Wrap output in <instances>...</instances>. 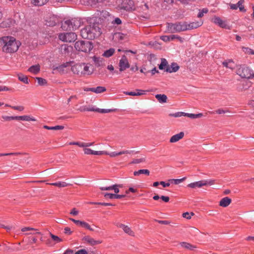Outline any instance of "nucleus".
<instances>
[{
    "label": "nucleus",
    "instance_id": "2eb2a0df",
    "mask_svg": "<svg viewBox=\"0 0 254 254\" xmlns=\"http://www.w3.org/2000/svg\"><path fill=\"white\" fill-rule=\"evenodd\" d=\"M117 226L120 228H122L126 233L129 236H134V233L131 230L130 228H129L128 226L121 223L118 224L117 225Z\"/></svg>",
    "mask_w": 254,
    "mask_h": 254
},
{
    "label": "nucleus",
    "instance_id": "473e14b6",
    "mask_svg": "<svg viewBox=\"0 0 254 254\" xmlns=\"http://www.w3.org/2000/svg\"><path fill=\"white\" fill-rule=\"evenodd\" d=\"M17 76L18 79L21 82H23L25 84H28L29 83L28 78L26 75H25L22 73H19L17 74Z\"/></svg>",
    "mask_w": 254,
    "mask_h": 254
},
{
    "label": "nucleus",
    "instance_id": "4468645a",
    "mask_svg": "<svg viewBox=\"0 0 254 254\" xmlns=\"http://www.w3.org/2000/svg\"><path fill=\"white\" fill-rule=\"evenodd\" d=\"M72 22L71 19L66 20L62 22L61 27L64 30L70 31L73 29V27L71 26Z\"/></svg>",
    "mask_w": 254,
    "mask_h": 254
},
{
    "label": "nucleus",
    "instance_id": "09e8293b",
    "mask_svg": "<svg viewBox=\"0 0 254 254\" xmlns=\"http://www.w3.org/2000/svg\"><path fill=\"white\" fill-rule=\"evenodd\" d=\"M81 227L85 228V229H86L87 230H90L91 231H94V229H92L90 225L88 223H86V222H85L84 221H83Z\"/></svg>",
    "mask_w": 254,
    "mask_h": 254
},
{
    "label": "nucleus",
    "instance_id": "cd10ccee",
    "mask_svg": "<svg viewBox=\"0 0 254 254\" xmlns=\"http://www.w3.org/2000/svg\"><path fill=\"white\" fill-rule=\"evenodd\" d=\"M180 245L183 248L190 251H193L196 248V246L187 242H182Z\"/></svg>",
    "mask_w": 254,
    "mask_h": 254
},
{
    "label": "nucleus",
    "instance_id": "f704fd0d",
    "mask_svg": "<svg viewBox=\"0 0 254 254\" xmlns=\"http://www.w3.org/2000/svg\"><path fill=\"white\" fill-rule=\"evenodd\" d=\"M115 53V49L114 48H110L104 52L103 56L106 58H109L112 56Z\"/></svg>",
    "mask_w": 254,
    "mask_h": 254
},
{
    "label": "nucleus",
    "instance_id": "7c9ffc66",
    "mask_svg": "<svg viewBox=\"0 0 254 254\" xmlns=\"http://www.w3.org/2000/svg\"><path fill=\"white\" fill-rule=\"evenodd\" d=\"M48 185L54 186L59 188H64L67 186L68 184L64 182H59L53 183H47Z\"/></svg>",
    "mask_w": 254,
    "mask_h": 254
},
{
    "label": "nucleus",
    "instance_id": "f3484780",
    "mask_svg": "<svg viewBox=\"0 0 254 254\" xmlns=\"http://www.w3.org/2000/svg\"><path fill=\"white\" fill-rule=\"evenodd\" d=\"M213 22L217 24L220 27L226 28L227 25L226 22L223 21L220 17L215 16L212 19Z\"/></svg>",
    "mask_w": 254,
    "mask_h": 254
},
{
    "label": "nucleus",
    "instance_id": "ea45409f",
    "mask_svg": "<svg viewBox=\"0 0 254 254\" xmlns=\"http://www.w3.org/2000/svg\"><path fill=\"white\" fill-rule=\"evenodd\" d=\"M93 61H94V63H95V64L97 66H100L103 64L102 59L99 58V57H96L94 56L93 57Z\"/></svg>",
    "mask_w": 254,
    "mask_h": 254
},
{
    "label": "nucleus",
    "instance_id": "de8ad7c7",
    "mask_svg": "<svg viewBox=\"0 0 254 254\" xmlns=\"http://www.w3.org/2000/svg\"><path fill=\"white\" fill-rule=\"evenodd\" d=\"M185 179L186 178H183L180 179H172L170 180L169 181L171 182L172 183H173L175 185H178L183 182Z\"/></svg>",
    "mask_w": 254,
    "mask_h": 254
},
{
    "label": "nucleus",
    "instance_id": "6e6552de",
    "mask_svg": "<svg viewBox=\"0 0 254 254\" xmlns=\"http://www.w3.org/2000/svg\"><path fill=\"white\" fill-rule=\"evenodd\" d=\"M121 8L127 11L134 10L135 7L133 0H123L121 4Z\"/></svg>",
    "mask_w": 254,
    "mask_h": 254
},
{
    "label": "nucleus",
    "instance_id": "f03ea898",
    "mask_svg": "<svg viewBox=\"0 0 254 254\" xmlns=\"http://www.w3.org/2000/svg\"><path fill=\"white\" fill-rule=\"evenodd\" d=\"M99 23H90L80 30V35L84 39L93 40L102 33Z\"/></svg>",
    "mask_w": 254,
    "mask_h": 254
},
{
    "label": "nucleus",
    "instance_id": "b1692460",
    "mask_svg": "<svg viewBox=\"0 0 254 254\" xmlns=\"http://www.w3.org/2000/svg\"><path fill=\"white\" fill-rule=\"evenodd\" d=\"M136 92L133 91H127L124 92V94L130 96H140L144 94V91L140 90V89H136Z\"/></svg>",
    "mask_w": 254,
    "mask_h": 254
},
{
    "label": "nucleus",
    "instance_id": "a19ab883",
    "mask_svg": "<svg viewBox=\"0 0 254 254\" xmlns=\"http://www.w3.org/2000/svg\"><path fill=\"white\" fill-rule=\"evenodd\" d=\"M50 236L53 240L56 243H58L62 241V240L60 238L57 236L54 235L51 233H50Z\"/></svg>",
    "mask_w": 254,
    "mask_h": 254
},
{
    "label": "nucleus",
    "instance_id": "a878e982",
    "mask_svg": "<svg viewBox=\"0 0 254 254\" xmlns=\"http://www.w3.org/2000/svg\"><path fill=\"white\" fill-rule=\"evenodd\" d=\"M71 21L72 22L71 26L73 27V29H71L72 30H76L80 27L81 24V21L80 19L77 18H72L71 19Z\"/></svg>",
    "mask_w": 254,
    "mask_h": 254
},
{
    "label": "nucleus",
    "instance_id": "0e129e2a",
    "mask_svg": "<svg viewBox=\"0 0 254 254\" xmlns=\"http://www.w3.org/2000/svg\"><path fill=\"white\" fill-rule=\"evenodd\" d=\"M112 23L113 24L120 25L122 23V20L120 18L117 17L112 22Z\"/></svg>",
    "mask_w": 254,
    "mask_h": 254
},
{
    "label": "nucleus",
    "instance_id": "5701e85b",
    "mask_svg": "<svg viewBox=\"0 0 254 254\" xmlns=\"http://www.w3.org/2000/svg\"><path fill=\"white\" fill-rule=\"evenodd\" d=\"M40 70V66L39 64H35L32 65L30 66L28 71L33 74H38Z\"/></svg>",
    "mask_w": 254,
    "mask_h": 254
},
{
    "label": "nucleus",
    "instance_id": "e2e57ef3",
    "mask_svg": "<svg viewBox=\"0 0 254 254\" xmlns=\"http://www.w3.org/2000/svg\"><path fill=\"white\" fill-rule=\"evenodd\" d=\"M156 222H157L158 223L164 225H169L171 223L170 221H166V220H155Z\"/></svg>",
    "mask_w": 254,
    "mask_h": 254
},
{
    "label": "nucleus",
    "instance_id": "8fccbe9b",
    "mask_svg": "<svg viewBox=\"0 0 254 254\" xmlns=\"http://www.w3.org/2000/svg\"><path fill=\"white\" fill-rule=\"evenodd\" d=\"M104 196L106 198L115 199V194L110 193H104Z\"/></svg>",
    "mask_w": 254,
    "mask_h": 254
},
{
    "label": "nucleus",
    "instance_id": "9b49d317",
    "mask_svg": "<svg viewBox=\"0 0 254 254\" xmlns=\"http://www.w3.org/2000/svg\"><path fill=\"white\" fill-rule=\"evenodd\" d=\"M203 22L200 20L199 21H193L190 23L186 22L187 30L197 28L202 25Z\"/></svg>",
    "mask_w": 254,
    "mask_h": 254
},
{
    "label": "nucleus",
    "instance_id": "bb28decb",
    "mask_svg": "<svg viewBox=\"0 0 254 254\" xmlns=\"http://www.w3.org/2000/svg\"><path fill=\"white\" fill-rule=\"evenodd\" d=\"M234 64V61L231 59L225 60L222 62V65L224 66L231 69H233Z\"/></svg>",
    "mask_w": 254,
    "mask_h": 254
},
{
    "label": "nucleus",
    "instance_id": "37998d69",
    "mask_svg": "<svg viewBox=\"0 0 254 254\" xmlns=\"http://www.w3.org/2000/svg\"><path fill=\"white\" fill-rule=\"evenodd\" d=\"M2 118L6 121H10L11 120H17V116H2Z\"/></svg>",
    "mask_w": 254,
    "mask_h": 254
},
{
    "label": "nucleus",
    "instance_id": "bf43d9fd",
    "mask_svg": "<svg viewBox=\"0 0 254 254\" xmlns=\"http://www.w3.org/2000/svg\"><path fill=\"white\" fill-rule=\"evenodd\" d=\"M122 187V185H118V184H115L114 185V189H113V190L114 191L115 194H117L120 191V190H119V188H121Z\"/></svg>",
    "mask_w": 254,
    "mask_h": 254
},
{
    "label": "nucleus",
    "instance_id": "aec40b11",
    "mask_svg": "<svg viewBox=\"0 0 254 254\" xmlns=\"http://www.w3.org/2000/svg\"><path fill=\"white\" fill-rule=\"evenodd\" d=\"M232 202L231 198L228 197H225L221 199L219 202V205L220 206L226 207H227Z\"/></svg>",
    "mask_w": 254,
    "mask_h": 254
},
{
    "label": "nucleus",
    "instance_id": "c85d7f7f",
    "mask_svg": "<svg viewBox=\"0 0 254 254\" xmlns=\"http://www.w3.org/2000/svg\"><path fill=\"white\" fill-rule=\"evenodd\" d=\"M155 98L160 103H164L167 102V97L165 94H157L155 95Z\"/></svg>",
    "mask_w": 254,
    "mask_h": 254
},
{
    "label": "nucleus",
    "instance_id": "680f3d73",
    "mask_svg": "<svg viewBox=\"0 0 254 254\" xmlns=\"http://www.w3.org/2000/svg\"><path fill=\"white\" fill-rule=\"evenodd\" d=\"M161 39L165 42H168L171 40L170 35H164L161 37Z\"/></svg>",
    "mask_w": 254,
    "mask_h": 254
},
{
    "label": "nucleus",
    "instance_id": "2f4dec72",
    "mask_svg": "<svg viewBox=\"0 0 254 254\" xmlns=\"http://www.w3.org/2000/svg\"><path fill=\"white\" fill-rule=\"evenodd\" d=\"M43 128L48 130H62L64 128L63 126H56L55 127H49L46 125L43 126Z\"/></svg>",
    "mask_w": 254,
    "mask_h": 254
},
{
    "label": "nucleus",
    "instance_id": "c03bdc74",
    "mask_svg": "<svg viewBox=\"0 0 254 254\" xmlns=\"http://www.w3.org/2000/svg\"><path fill=\"white\" fill-rule=\"evenodd\" d=\"M204 186H211L215 183V180H203Z\"/></svg>",
    "mask_w": 254,
    "mask_h": 254
},
{
    "label": "nucleus",
    "instance_id": "f8f14e48",
    "mask_svg": "<svg viewBox=\"0 0 254 254\" xmlns=\"http://www.w3.org/2000/svg\"><path fill=\"white\" fill-rule=\"evenodd\" d=\"M115 110H116V109H99V108H94V107L87 108L86 109H84V111H93V112H96L102 113V114L113 112L115 111Z\"/></svg>",
    "mask_w": 254,
    "mask_h": 254
},
{
    "label": "nucleus",
    "instance_id": "7ed1b4c3",
    "mask_svg": "<svg viewBox=\"0 0 254 254\" xmlns=\"http://www.w3.org/2000/svg\"><path fill=\"white\" fill-rule=\"evenodd\" d=\"M236 72L242 78L254 79V70L246 64L237 65Z\"/></svg>",
    "mask_w": 254,
    "mask_h": 254
},
{
    "label": "nucleus",
    "instance_id": "393cba45",
    "mask_svg": "<svg viewBox=\"0 0 254 254\" xmlns=\"http://www.w3.org/2000/svg\"><path fill=\"white\" fill-rule=\"evenodd\" d=\"M203 180L191 183L188 185V187L190 188L194 189L196 188H201L204 186Z\"/></svg>",
    "mask_w": 254,
    "mask_h": 254
},
{
    "label": "nucleus",
    "instance_id": "603ef678",
    "mask_svg": "<svg viewBox=\"0 0 254 254\" xmlns=\"http://www.w3.org/2000/svg\"><path fill=\"white\" fill-rule=\"evenodd\" d=\"M244 0H240L238 3H237V5L239 6L238 7L239 8V9L240 11H242L244 10V7L243 5V3L244 2Z\"/></svg>",
    "mask_w": 254,
    "mask_h": 254
},
{
    "label": "nucleus",
    "instance_id": "774afa93",
    "mask_svg": "<svg viewBox=\"0 0 254 254\" xmlns=\"http://www.w3.org/2000/svg\"><path fill=\"white\" fill-rule=\"evenodd\" d=\"M75 254H88V253L85 249H81L76 252Z\"/></svg>",
    "mask_w": 254,
    "mask_h": 254
},
{
    "label": "nucleus",
    "instance_id": "a211bd4d",
    "mask_svg": "<svg viewBox=\"0 0 254 254\" xmlns=\"http://www.w3.org/2000/svg\"><path fill=\"white\" fill-rule=\"evenodd\" d=\"M184 136V132H180L179 133L173 135L170 139L171 143H175L181 139Z\"/></svg>",
    "mask_w": 254,
    "mask_h": 254
},
{
    "label": "nucleus",
    "instance_id": "c756f323",
    "mask_svg": "<svg viewBox=\"0 0 254 254\" xmlns=\"http://www.w3.org/2000/svg\"><path fill=\"white\" fill-rule=\"evenodd\" d=\"M140 174H145L147 176H149L150 171L147 169H140L133 172V175L135 176H139Z\"/></svg>",
    "mask_w": 254,
    "mask_h": 254
},
{
    "label": "nucleus",
    "instance_id": "72a5a7b5",
    "mask_svg": "<svg viewBox=\"0 0 254 254\" xmlns=\"http://www.w3.org/2000/svg\"><path fill=\"white\" fill-rule=\"evenodd\" d=\"M203 116V114L202 113H199L197 114H191V113H186L185 114V117H187L190 118L191 119H196L201 118Z\"/></svg>",
    "mask_w": 254,
    "mask_h": 254
},
{
    "label": "nucleus",
    "instance_id": "a18cd8bd",
    "mask_svg": "<svg viewBox=\"0 0 254 254\" xmlns=\"http://www.w3.org/2000/svg\"><path fill=\"white\" fill-rule=\"evenodd\" d=\"M208 12V9L207 8H203L200 10L197 14V17L201 18L203 16L204 13H207Z\"/></svg>",
    "mask_w": 254,
    "mask_h": 254
},
{
    "label": "nucleus",
    "instance_id": "39448f33",
    "mask_svg": "<svg viewBox=\"0 0 254 254\" xmlns=\"http://www.w3.org/2000/svg\"><path fill=\"white\" fill-rule=\"evenodd\" d=\"M74 47L78 51L89 53L93 49V46L91 42L81 40L75 42Z\"/></svg>",
    "mask_w": 254,
    "mask_h": 254
},
{
    "label": "nucleus",
    "instance_id": "58836bf2",
    "mask_svg": "<svg viewBox=\"0 0 254 254\" xmlns=\"http://www.w3.org/2000/svg\"><path fill=\"white\" fill-rule=\"evenodd\" d=\"M146 159L145 157H142L139 159H133L131 162L130 164H139L145 162Z\"/></svg>",
    "mask_w": 254,
    "mask_h": 254
},
{
    "label": "nucleus",
    "instance_id": "338daca9",
    "mask_svg": "<svg viewBox=\"0 0 254 254\" xmlns=\"http://www.w3.org/2000/svg\"><path fill=\"white\" fill-rule=\"evenodd\" d=\"M64 233L65 234L69 235L72 234V232L71 231L70 228L66 227L64 229Z\"/></svg>",
    "mask_w": 254,
    "mask_h": 254
},
{
    "label": "nucleus",
    "instance_id": "9d476101",
    "mask_svg": "<svg viewBox=\"0 0 254 254\" xmlns=\"http://www.w3.org/2000/svg\"><path fill=\"white\" fill-rule=\"evenodd\" d=\"M82 241L91 246H95L102 243V241L95 240L89 236H86L82 238Z\"/></svg>",
    "mask_w": 254,
    "mask_h": 254
},
{
    "label": "nucleus",
    "instance_id": "3c124183",
    "mask_svg": "<svg viewBox=\"0 0 254 254\" xmlns=\"http://www.w3.org/2000/svg\"><path fill=\"white\" fill-rule=\"evenodd\" d=\"M105 154H107V151L93 150V153H92V155H105Z\"/></svg>",
    "mask_w": 254,
    "mask_h": 254
},
{
    "label": "nucleus",
    "instance_id": "864d4df0",
    "mask_svg": "<svg viewBox=\"0 0 254 254\" xmlns=\"http://www.w3.org/2000/svg\"><path fill=\"white\" fill-rule=\"evenodd\" d=\"M87 2V4L91 6H95L98 3V0H85Z\"/></svg>",
    "mask_w": 254,
    "mask_h": 254
},
{
    "label": "nucleus",
    "instance_id": "4be33fe9",
    "mask_svg": "<svg viewBox=\"0 0 254 254\" xmlns=\"http://www.w3.org/2000/svg\"><path fill=\"white\" fill-rule=\"evenodd\" d=\"M49 0H31V3L36 6H42L46 4Z\"/></svg>",
    "mask_w": 254,
    "mask_h": 254
},
{
    "label": "nucleus",
    "instance_id": "f257e3e1",
    "mask_svg": "<svg viewBox=\"0 0 254 254\" xmlns=\"http://www.w3.org/2000/svg\"><path fill=\"white\" fill-rule=\"evenodd\" d=\"M21 45V43L12 36H3L0 38V46L2 51L6 53L16 52Z\"/></svg>",
    "mask_w": 254,
    "mask_h": 254
},
{
    "label": "nucleus",
    "instance_id": "e433bc0d",
    "mask_svg": "<svg viewBox=\"0 0 254 254\" xmlns=\"http://www.w3.org/2000/svg\"><path fill=\"white\" fill-rule=\"evenodd\" d=\"M168 65V62L167 60L164 58L161 59V63L159 65V69H163L165 68V67H167Z\"/></svg>",
    "mask_w": 254,
    "mask_h": 254
},
{
    "label": "nucleus",
    "instance_id": "49530a36",
    "mask_svg": "<svg viewBox=\"0 0 254 254\" xmlns=\"http://www.w3.org/2000/svg\"><path fill=\"white\" fill-rule=\"evenodd\" d=\"M170 38L171 41L177 39L182 43L184 42V38L177 35H171Z\"/></svg>",
    "mask_w": 254,
    "mask_h": 254
},
{
    "label": "nucleus",
    "instance_id": "69168bd1",
    "mask_svg": "<svg viewBox=\"0 0 254 254\" xmlns=\"http://www.w3.org/2000/svg\"><path fill=\"white\" fill-rule=\"evenodd\" d=\"M11 108L14 110H18L19 111H22L24 109V107L22 106H13V107H11Z\"/></svg>",
    "mask_w": 254,
    "mask_h": 254
},
{
    "label": "nucleus",
    "instance_id": "20e7f679",
    "mask_svg": "<svg viewBox=\"0 0 254 254\" xmlns=\"http://www.w3.org/2000/svg\"><path fill=\"white\" fill-rule=\"evenodd\" d=\"M71 70L74 74L79 76L90 75L92 71L89 70L88 64L85 63H78L72 65Z\"/></svg>",
    "mask_w": 254,
    "mask_h": 254
},
{
    "label": "nucleus",
    "instance_id": "4d7b16f0",
    "mask_svg": "<svg viewBox=\"0 0 254 254\" xmlns=\"http://www.w3.org/2000/svg\"><path fill=\"white\" fill-rule=\"evenodd\" d=\"M194 215V214L192 212L191 213H189V212H185L183 214V217L187 219H190L191 218V216Z\"/></svg>",
    "mask_w": 254,
    "mask_h": 254
},
{
    "label": "nucleus",
    "instance_id": "4c0bfd02",
    "mask_svg": "<svg viewBox=\"0 0 254 254\" xmlns=\"http://www.w3.org/2000/svg\"><path fill=\"white\" fill-rule=\"evenodd\" d=\"M36 79L37 80L38 84L40 86L45 85L47 84V81L45 79L42 77H36Z\"/></svg>",
    "mask_w": 254,
    "mask_h": 254
},
{
    "label": "nucleus",
    "instance_id": "1a4fd4ad",
    "mask_svg": "<svg viewBox=\"0 0 254 254\" xmlns=\"http://www.w3.org/2000/svg\"><path fill=\"white\" fill-rule=\"evenodd\" d=\"M119 65L120 67V71H123L127 68L129 67V64L127 57L125 55L122 56L121 59L120 60Z\"/></svg>",
    "mask_w": 254,
    "mask_h": 254
},
{
    "label": "nucleus",
    "instance_id": "79ce46f5",
    "mask_svg": "<svg viewBox=\"0 0 254 254\" xmlns=\"http://www.w3.org/2000/svg\"><path fill=\"white\" fill-rule=\"evenodd\" d=\"M185 114H186V113L182 112H177V113H175L174 114H170L169 115V116H171V117L177 118V117H180L182 116H185Z\"/></svg>",
    "mask_w": 254,
    "mask_h": 254
},
{
    "label": "nucleus",
    "instance_id": "412c9836",
    "mask_svg": "<svg viewBox=\"0 0 254 254\" xmlns=\"http://www.w3.org/2000/svg\"><path fill=\"white\" fill-rule=\"evenodd\" d=\"M17 121H33L35 122L36 121V119L33 117H31L29 115H24L20 116H17Z\"/></svg>",
    "mask_w": 254,
    "mask_h": 254
},
{
    "label": "nucleus",
    "instance_id": "052dcab7",
    "mask_svg": "<svg viewBox=\"0 0 254 254\" xmlns=\"http://www.w3.org/2000/svg\"><path fill=\"white\" fill-rule=\"evenodd\" d=\"M83 151H84V154H85L92 155L93 150H92L90 148H85L83 149Z\"/></svg>",
    "mask_w": 254,
    "mask_h": 254
},
{
    "label": "nucleus",
    "instance_id": "6e6d98bb",
    "mask_svg": "<svg viewBox=\"0 0 254 254\" xmlns=\"http://www.w3.org/2000/svg\"><path fill=\"white\" fill-rule=\"evenodd\" d=\"M114 185L113 186H109V187H100V189L102 190H113V189H114Z\"/></svg>",
    "mask_w": 254,
    "mask_h": 254
},
{
    "label": "nucleus",
    "instance_id": "ddd939ff",
    "mask_svg": "<svg viewBox=\"0 0 254 254\" xmlns=\"http://www.w3.org/2000/svg\"><path fill=\"white\" fill-rule=\"evenodd\" d=\"M134 152L133 150H123L120 151L119 152H108L107 154H105V155H109L111 157H115L118 155H121L125 154H131Z\"/></svg>",
    "mask_w": 254,
    "mask_h": 254
},
{
    "label": "nucleus",
    "instance_id": "dca6fc26",
    "mask_svg": "<svg viewBox=\"0 0 254 254\" xmlns=\"http://www.w3.org/2000/svg\"><path fill=\"white\" fill-rule=\"evenodd\" d=\"M179 68L180 67L177 63H173L170 66L169 65L167 66L165 71L169 73L175 72L179 70Z\"/></svg>",
    "mask_w": 254,
    "mask_h": 254
},
{
    "label": "nucleus",
    "instance_id": "13d9d810",
    "mask_svg": "<svg viewBox=\"0 0 254 254\" xmlns=\"http://www.w3.org/2000/svg\"><path fill=\"white\" fill-rule=\"evenodd\" d=\"M227 112V111L224 110L222 109H219L217 110H216L215 112H211L210 113L211 114H214V113H216L218 114H224Z\"/></svg>",
    "mask_w": 254,
    "mask_h": 254
},
{
    "label": "nucleus",
    "instance_id": "c9c22d12",
    "mask_svg": "<svg viewBox=\"0 0 254 254\" xmlns=\"http://www.w3.org/2000/svg\"><path fill=\"white\" fill-rule=\"evenodd\" d=\"M25 154V153H21V152H13V153H0V156H17L20 155H23Z\"/></svg>",
    "mask_w": 254,
    "mask_h": 254
},
{
    "label": "nucleus",
    "instance_id": "423d86ee",
    "mask_svg": "<svg viewBox=\"0 0 254 254\" xmlns=\"http://www.w3.org/2000/svg\"><path fill=\"white\" fill-rule=\"evenodd\" d=\"M168 30L171 33L180 32L187 30L186 22L168 23Z\"/></svg>",
    "mask_w": 254,
    "mask_h": 254
},
{
    "label": "nucleus",
    "instance_id": "5fc2aeb1",
    "mask_svg": "<svg viewBox=\"0 0 254 254\" xmlns=\"http://www.w3.org/2000/svg\"><path fill=\"white\" fill-rule=\"evenodd\" d=\"M83 142H78V141H76V142H75V141L70 142L68 143V144L70 145H77V146H78L79 147H83Z\"/></svg>",
    "mask_w": 254,
    "mask_h": 254
},
{
    "label": "nucleus",
    "instance_id": "6ab92c4d",
    "mask_svg": "<svg viewBox=\"0 0 254 254\" xmlns=\"http://www.w3.org/2000/svg\"><path fill=\"white\" fill-rule=\"evenodd\" d=\"M87 91H92L96 93H101L106 91L105 87L103 86H98L96 88H89L86 90Z\"/></svg>",
    "mask_w": 254,
    "mask_h": 254
},
{
    "label": "nucleus",
    "instance_id": "0eeeda50",
    "mask_svg": "<svg viewBox=\"0 0 254 254\" xmlns=\"http://www.w3.org/2000/svg\"><path fill=\"white\" fill-rule=\"evenodd\" d=\"M60 40L66 42H73L77 39V35L74 32L61 33L59 35Z\"/></svg>",
    "mask_w": 254,
    "mask_h": 254
}]
</instances>
